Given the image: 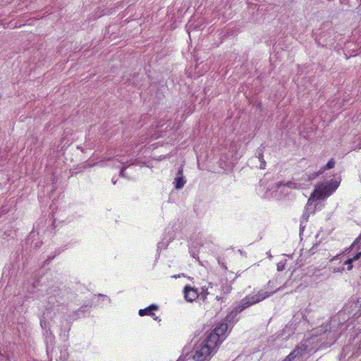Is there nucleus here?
Masks as SVG:
<instances>
[{"label": "nucleus", "mask_w": 361, "mask_h": 361, "mask_svg": "<svg viewBox=\"0 0 361 361\" xmlns=\"http://www.w3.org/2000/svg\"><path fill=\"white\" fill-rule=\"evenodd\" d=\"M228 324L224 322L217 325L206 337L193 355L195 361H209L215 349L225 338Z\"/></svg>", "instance_id": "obj_1"}, {"label": "nucleus", "mask_w": 361, "mask_h": 361, "mask_svg": "<svg viewBox=\"0 0 361 361\" xmlns=\"http://www.w3.org/2000/svg\"><path fill=\"white\" fill-rule=\"evenodd\" d=\"M269 296V293L262 290H259L256 295L246 296L240 301L238 305L228 314H227L226 321L229 322H233L238 313H240L252 305L259 302Z\"/></svg>", "instance_id": "obj_2"}, {"label": "nucleus", "mask_w": 361, "mask_h": 361, "mask_svg": "<svg viewBox=\"0 0 361 361\" xmlns=\"http://www.w3.org/2000/svg\"><path fill=\"white\" fill-rule=\"evenodd\" d=\"M340 182L329 181L326 183H319L313 193H316L317 199H324L331 195L338 187Z\"/></svg>", "instance_id": "obj_3"}, {"label": "nucleus", "mask_w": 361, "mask_h": 361, "mask_svg": "<svg viewBox=\"0 0 361 361\" xmlns=\"http://www.w3.org/2000/svg\"><path fill=\"white\" fill-rule=\"evenodd\" d=\"M342 314L352 315L353 317H358L361 315V306L358 305V300L357 298H351L339 312L338 316L341 317Z\"/></svg>", "instance_id": "obj_4"}, {"label": "nucleus", "mask_w": 361, "mask_h": 361, "mask_svg": "<svg viewBox=\"0 0 361 361\" xmlns=\"http://www.w3.org/2000/svg\"><path fill=\"white\" fill-rule=\"evenodd\" d=\"M307 351V345H298L283 361H292L296 357H302Z\"/></svg>", "instance_id": "obj_5"}, {"label": "nucleus", "mask_w": 361, "mask_h": 361, "mask_svg": "<svg viewBox=\"0 0 361 361\" xmlns=\"http://www.w3.org/2000/svg\"><path fill=\"white\" fill-rule=\"evenodd\" d=\"M338 334L336 331H332L331 328L329 330L325 329L323 334L321 335L320 341H323L324 339H326V341H322V345H325L326 346L332 345L338 338Z\"/></svg>", "instance_id": "obj_6"}, {"label": "nucleus", "mask_w": 361, "mask_h": 361, "mask_svg": "<svg viewBox=\"0 0 361 361\" xmlns=\"http://www.w3.org/2000/svg\"><path fill=\"white\" fill-rule=\"evenodd\" d=\"M184 297L185 300L188 302H192L199 298V292L198 290L195 288L191 287L190 286H186L184 288Z\"/></svg>", "instance_id": "obj_7"}, {"label": "nucleus", "mask_w": 361, "mask_h": 361, "mask_svg": "<svg viewBox=\"0 0 361 361\" xmlns=\"http://www.w3.org/2000/svg\"><path fill=\"white\" fill-rule=\"evenodd\" d=\"M233 288L231 282H228L227 279L221 281V294L220 295H217L216 299L217 300H222L224 297L230 293L232 290Z\"/></svg>", "instance_id": "obj_8"}, {"label": "nucleus", "mask_w": 361, "mask_h": 361, "mask_svg": "<svg viewBox=\"0 0 361 361\" xmlns=\"http://www.w3.org/2000/svg\"><path fill=\"white\" fill-rule=\"evenodd\" d=\"M185 182H186V180H185V177L183 176V166H181L179 167V169L178 170L176 177L175 178V180L173 182L175 188L177 190L181 189L184 186Z\"/></svg>", "instance_id": "obj_9"}, {"label": "nucleus", "mask_w": 361, "mask_h": 361, "mask_svg": "<svg viewBox=\"0 0 361 361\" xmlns=\"http://www.w3.org/2000/svg\"><path fill=\"white\" fill-rule=\"evenodd\" d=\"M317 200H320V199H317L316 193L312 192L308 199L305 207V211L308 212L309 213H314L315 212L316 205H313L312 202Z\"/></svg>", "instance_id": "obj_10"}, {"label": "nucleus", "mask_w": 361, "mask_h": 361, "mask_svg": "<svg viewBox=\"0 0 361 361\" xmlns=\"http://www.w3.org/2000/svg\"><path fill=\"white\" fill-rule=\"evenodd\" d=\"M158 310V306L157 305L152 304L149 305V307L141 309L139 310V315L141 317L148 315V316H154V311H156Z\"/></svg>", "instance_id": "obj_11"}, {"label": "nucleus", "mask_w": 361, "mask_h": 361, "mask_svg": "<svg viewBox=\"0 0 361 361\" xmlns=\"http://www.w3.org/2000/svg\"><path fill=\"white\" fill-rule=\"evenodd\" d=\"M287 186L290 188H293V189H299V188H301V184L300 183H294V182H292V181H288L286 183H284L283 182L281 181V182H279L276 183V188L279 189L281 186Z\"/></svg>", "instance_id": "obj_12"}, {"label": "nucleus", "mask_w": 361, "mask_h": 361, "mask_svg": "<svg viewBox=\"0 0 361 361\" xmlns=\"http://www.w3.org/2000/svg\"><path fill=\"white\" fill-rule=\"evenodd\" d=\"M322 173H320V170L318 172H314L310 174L305 173L302 178V180L312 181V180L315 179L317 176Z\"/></svg>", "instance_id": "obj_13"}, {"label": "nucleus", "mask_w": 361, "mask_h": 361, "mask_svg": "<svg viewBox=\"0 0 361 361\" xmlns=\"http://www.w3.org/2000/svg\"><path fill=\"white\" fill-rule=\"evenodd\" d=\"M336 161L334 158H331L328 163L320 169V173H324L326 170L331 169L334 167Z\"/></svg>", "instance_id": "obj_14"}, {"label": "nucleus", "mask_w": 361, "mask_h": 361, "mask_svg": "<svg viewBox=\"0 0 361 361\" xmlns=\"http://www.w3.org/2000/svg\"><path fill=\"white\" fill-rule=\"evenodd\" d=\"M198 92L197 94H192L191 100L192 102H195L198 99V97H200V101L199 104H201L203 99L204 98V97L206 95V92Z\"/></svg>", "instance_id": "obj_15"}, {"label": "nucleus", "mask_w": 361, "mask_h": 361, "mask_svg": "<svg viewBox=\"0 0 361 361\" xmlns=\"http://www.w3.org/2000/svg\"><path fill=\"white\" fill-rule=\"evenodd\" d=\"M209 294V292L207 291V288H205L204 287L202 288V292L199 293V298L203 301L205 302L207 300V296Z\"/></svg>", "instance_id": "obj_16"}, {"label": "nucleus", "mask_w": 361, "mask_h": 361, "mask_svg": "<svg viewBox=\"0 0 361 361\" xmlns=\"http://www.w3.org/2000/svg\"><path fill=\"white\" fill-rule=\"evenodd\" d=\"M361 257V251L357 252L353 257L348 258L349 262H353L358 260Z\"/></svg>", "instance_id": "obj_17"}, {"label": "nucleus", "mask_w": 361, "mask_h": 361, "mask_svg": "<svg viewBox=\"0 0 361 361\" xmlns=\"http://www.w3.org/2000/svg\"><path fill=\"white\" fill-rule=\"evenodd\" d=\"M358 244H361V234L359 237L354 241L353 245L350 246V249H353L355 246H357Z\"/></svg>", "instance_id": "obj_18"}, {"label": "nucleus", "mask_w": 361, "mask_h": 361, "mask_svg": "<svg viewBox=\"0 0 361 361\" xmlns=\"http://www.w3.org/2000/svg\"><path fill=\"white\" fill-rule=\"evenodd\" d=\"M88 305H85V306H82L80 309H78L77 311L75 312V314L79 317L80 313H84L85 312V309L87 307Z\"/></svg>", "instance_id": "obj_19"}, {"label": "nucleus", "mask_w": 361, "mask_h": 361, "mask_svg": "<svg viewBox=\"0 0 361 361\" xmlns=\"http://www.w3.org/2000/svg\"><path fill=\"white\" fill-rule=\"evenodd\" d=\"M56 254H55L53 256H49L47 257V259L44 262L42 267H44L45 265L49 264L51 262V261L56 257Z\"/></svg>", "instance_id": "obj_20"}, {"label": "nucleus", "mask_w": 361, "mask_h": 361, "mask_svg": "<svg viewBox=\"0 0 361 361\" xmlns=\"http://www.w3.org/2000/svg\"><path fill=\"white\" fill-rule=\"evenodd\" d=\"M344 264L347 265V270L348 271L352 270V269L353 267V262H348V259L345 261Z\"/></svg>", "instance_id": "obj_21"}, {"label": "nucleus", "mask_w": 361, "mask_h": 361, "mask_svg": "<svg viewBox=\"0 0 361 361\" xmlns=\"http://www.w3.org/2000/svg\"><path fill=\"white\" fill-rule=\"evenodd\" d=\"M309 216H310V213L307 211H305L302 217L304 220H305L307 221L308 220Z\"/></svg>", "instance_id": "obj_22"}, {"label": "nucleus", "mask_w": 361, "mask_h": 361, "mask_svg": "<svg viewBox=\"0 0 361 361\" xmlns=\"http://www.w3.org/2000/svg\"><path fill=\"white\" fill-rule=\"evenodd\" d=\"M126 169V167H123L121 171H120V173H119V176L121 177H126V175H125V170Z\"/></svg>", "instance_id": "obj_23"}, {"label": "nucleus", "mask_w": 361, "mask_h": 361, "mask_svg": "<svg viewBox=\"0 0 361 361\" xmlns=\"http://www.w3.org/2000/svg\"><path fill=\"white\" fill-rule=\"evenodd\" d=\"M350 346L349 345H346L343 348V353H345L347 351H348L350 349Z\"/></svg>", "instance_id": "obj_24"}, {"label": "nucleus", "mask_w": 361, "mask_h": 361, "mask_svg": "<svg viewBox=\"0 0 361 361\" xmlns=\"http://www.w3.org/2000/svg\"><path fill=\"white\" fill-rule=\"evenodd\" d=\"M357 352L361 353V341H360V343L357 345Z\"/></svg>", "instance_id": "obj_25"}, {"label": "nucleus", "mask_w": 361, "mask_h": 361, "mask_svg": "<svg viewBox=\"0 0 361 361\" xmlns=\"http://www.w3.org/2000/svg\"><path fill=\"white\" fill-rule=\"evenodd\" d=\"M40 324H41L42 328H45L46 327V322H44V321L42 320L40 322Z\"/></svg>", "instance_id": "obj_26"}, {"label": "nucleus", "mask_w": 361, "mask_h": 361, "mask_svg": "<svg viewBox=\"0 0 361 361\" xmlns=\"http://www.w3.org/2000/svg\"><path fill=\"white\" fill-rule=\"evenodd\" d=\"M251 92H248V94H247V91H245V96L248 98Z\"/></svg>", "instance_id": "obj_27"}, {"label": "nucleus", "mask_w": 361, "mask_h": 361, "mask_svg": "<svg viewBox=\"0 0 361 361\" xmlns=\"http://www.w3.org/2000/svg\"><path fill=\"white\" fill-rule=\"evenodd\" d=\"M264 164H265V162L262 161V164H261L260 168L264 169Z\"/></svg>", "instance_id": "obj_28"}, {"label": "nucleus", "mask_w": 361, "mask_h": 361, "mask_svg": "<svg viewBox=\"0 0 361 361\" xmlns=\"http://www.w3.org/2000/svg\"><path fill=\"white\" fill-rule=\"evenodd\" d=\"M222 267L226 269H227V267L224 264L222 265Z\"/></svg>", "instance_id": "obj_29"}, {"label": "nucleus", "mask_w": 361, "mask_h": 361, "mask_svg": "<svg viewBox=\"0 0 361 361\" xmlns=\"http://www.w3.org/2000/svg\"><path fill=\"white\" fill-rule=\"evenodd\" d=\"M262 157H263V155H262V154H260V156H259V159H261V158H262Z\"/></svg>", "instance_id": "obj_30"}, {"label": "nucleus", "mask_w": 361, "mask_h": 361, "mask_svg": "<svg viewBox=\"0 0 361 361\" xmlns=\"http://www.w3.org/2000/svg\"><path fill=\"white\" fill-rule=\"evenodd\" d=\"M281 267H278V271L281 270Z\"/></svg>", "instance_id": "obj_31"}, {"label": "nucleus", "mask_w": 361, "mask_h": 361, "mask_svg": "<svg viewBox=\"0 0 361 361\" xmlns=\"http://www.w3.org/2000/svg\"><path fill=\"white\" fill-rule=\"evenodd\" d=\"M281 267H278V271L281 270Z\"/></svg>", "instance_id": "obj_32"}, {"label": "nucleus", "mask_w": 361, "mask_h": 361, "mask_svg": "<svg viewBox=\"0 0 361 361\" xmlns=\"http://www.w3.org/2000/svg\"><path fill=\"white\" fill-rule=\"evenodd\" d=\"M177 361H183V360H181L180 358H179Z\"/></svg>", "instance_id": "obj_33"}]
</instances>
